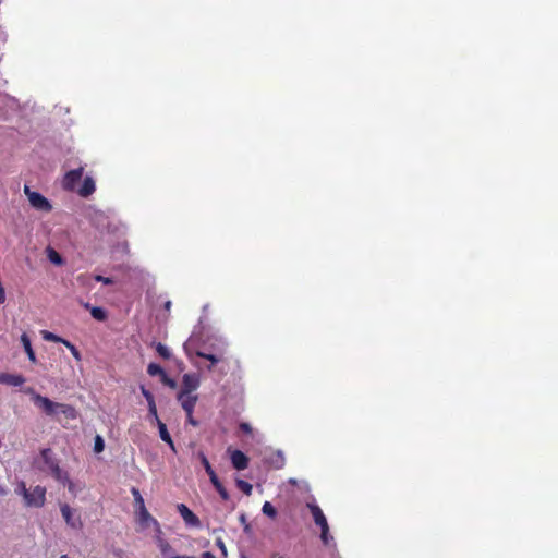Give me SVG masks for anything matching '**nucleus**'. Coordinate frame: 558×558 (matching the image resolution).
Segmentation results:
<instances>
[{"mask_svg": "<svg viewBox=\"0 0 558 558\" xmlns=\"http://www.w3.org/2000/svg\"><path fill=\"white\" fill-rule=\"evenodd\" d=\"M147 373L150 376H160L161 377L162 375H165L166 372L159 364L150 363L147 366Z\"/></svg>", "mask_w": 558, "mask_h": 558, "instance_id": "22", "label": "nucleus"}, {"mask_svg": "<svg viewBox=\"0 0 558 558\" xmlns=\"http://www.w3.org/2000/svg\"><path fill=\"white\" fill-rule=\"evenodd\" d=\"M159 549H160L162 556H166L172 551L171 545L167 541H163V539H159Z\"/></svg>", "mask_w": 558, "mask_h": 558, "instance_id": "29", "label": "nucleus"}, {"mask_svg": "<svg viewBox=\"0 0 558 558\" xmlns=\"http://www.w3.org/2000/svg\"><path fill=\"white\" fill-rule=\"evenodd\" d=\"M28 488L26 487V484L24 482H20L15 488V492L23 496V498L27 495Z\"/></svg>", "mask_w": 558, "mask_h": 558, "instance_id": "34", "label": "nucleus"}, {"mask_svg": "<svg viewBox=\"0 0 558 558\" xmlns=\"http://www.w3.org/2000/svg\"><path fill=\"white\" fill-rule=\"evenodd\" d=\"M202 558H216L214 554H211L210 551H204L202 554Z\"/></svg>", "mask_w": 558, "mask_h": 558, "instance_id": "42", "label": "nucleus"}, {"mask_svg": "<svg viewBox=\"0 0 558 558\" xmlns=\"http://www.w3.org/2000/svg\"><path fill=\"white\" fill-rule=\"evenodd\" d=\"M161 381L163 385L168 386L169 388H175L177 387V383L174 379L170 378L167 373H165V375L161 376Z\"/></svg>", "mask_w": 558, "mask_h": 558, "instance_id": "32", "label": "nucleus"}, {"mask_svg": "<svg viewBox=\"0 0 558 558\" xmlns=\"http://www.w3.org/2000/svg\"><path fill=\"white\" fill-rule=\"evenodd\" d=\"M24 502L27 507L41 508L46 502V488L37 485L29 489L24 497Z\"/></svg>", "mask_w": 558, "mask_h": 558, "instance_id": "3", "label": "nucleus"}, {"mask_svg": "<svg viewBox=\"0 0 558 558\" xmlns=\"http://www.w3.org/2000/svg\"><path fill=\"white\" fill-rule=\"evenodd\" d=\"M196 355L199 356V357L206 359V360H208L210 362V365L207 367L209 371L213 369L215 364H217V363H219L220 361L223 360L222 355L209 354V353H205L203 351H197Z\"/></svg>", "mask_w": 558, "mask_h": 558, "instance_id": "17", "label": "nucleus"}, {"mask_svg": "<svg viewBox=\"0 0 558 558\" xmlns=\"http://www.w3.org/2000/svg\"><path fill=\"white\" fill-rule=\"evenodd\" d=\"M177 510L184 520L185 524L193 527H199L201 521L198 517L184 504H179Z\"/></svg>", "mask_w": 558, "mask_h": 558, "instance_id": "6", "label": "nucleus"}, {"mask_svg": "<svg viewBox=\"0 0 558 558\" xmlns=\"http://www.w3.org/2000/svg\"><path fill=\"white\" fill-rule=\"evenodd\" d=\"M24 193L27 195L31 205L41 211H50L52 209L49 201L38 192L31 191L28 185H24Z\"/></svg>", "mask_w": 558, "mask_h": 558, "instance_id": "4", "label": "nucleus"}, {"mask_svg": "<svg viewBox=\"0 0 558 558\" xmlns=\"http://www.w3.org/2000/svg\"><path fill=\"white\" fill-rule=\"evenodd\" d=\"M244 520H245V517H244V514H242L241 515V522H244Z\"/></svg>", "mask_w": 558, "mask_h": 558, "instance_id": "47", "label": "nucleus"}, {"mask_svg": "<svg viewBox=\"0 0 558 558\" xmlns=\"http://www.w3.org/2000/svg\"><path fill=\"white\" fill-rule=\"evenodd\" d=\"M320 539L325 545H329L333 539L329 533V525L320 527Z\"/></svg>", "mask_w": 558, "mask_h": 558, "instance_id": "26", "label": "nucleus"}, {"mask_svg": "<svg viewBox=\"0 0 558 558\" xmlns=\"http://www.w3.org/2000/svg\"><path fill=\"white\" fill-rule=\"evenodd\" d=\"M219 545H220L221 549L225 551V550H226V548H225L223 543H222V542H219Z\"/></svg>", "mask_w": 558, "mask_h": 558, "instance_id": "46", "label": "nucleus"}, {"mask_svg": "<svg viewBox=\"0 0 558 558\" xmlns=\"http://www.w3.org/2000/svg\"><path fill=\"white\" fill-rule=\"evenodd\" d=\"M23 391L31 397L34 404L40 408L45 414L51 416L57 413H62L66 418H76L77 412L74 407L70 404L53 402L49 398L36 392L32 387H27Z\"/></svg>", "mask_w": 558, "mask_h": 558, "instance_id": "1", "label": "nucleus"}, {"mask_svg": "<svg viewBox=\"0 0 558 558\" xmlns=\"http://www.w3.org/2000/svg\"><path fill=\"white\" fill-rule=\"evenodd\" d=\"M213 486L215 487V489L219 493L221 490H223L225 486L222 485V483L219 481L217 474H213V476L209 477Z\"/></svg>", "mask_w": 558, "mask_h": 558, "instance_id": "31", "label": "nucleus"}, {"mask_svg": "<svg viewBox=\"0 0 558 558\" xmlns=\"http://www.w3.org/2000/svg\"><path fill=\"white\" fill-rule=\"evenodd\" d=\"M60 511L68 526L73 530H82L83 521L76 509H72L68 504L60 505Z\"/></svg>", "mask_w": 558, "mask_h": 558, "instance_id": "2", "label": "nucleus"}, {"mask_svg": "<svg viewBox=\"0 0 558 558\" xmlns=\"http://www.w3.org/2000/svg\"><path fill=\"white\" fill-rule=\"evenodd\" d=\"M25 383V377L19 374H9L2 373L0 374V384H5L9 386H21Z\"/></svg>", "mask_w": 558, "mask_h": 558, "instance_id": "12", "label": "nucleus"}, {"mask_svg": "<svg viewBox=\"0 0 558 558\" xmlns=\"http://www.w3.org/2000/svg\"><path fill=\"white\" fill-rule=\"evenodd\" d=\"M186 422L193 426L198 425V422L193 417V412H190V414H186Z\"/></svg>", "mask_w": 558, "mask_h": 558, "instance_id": "38", "label": "nucleus"}, {"mask_svg": "<svg viewBox=\"0 0 558 558\" xmlns=\"http://www.w3.org/2000/svg\"><path fill=\"white\" fill-rule=\"evenodd\" d=\"M21 342L31 362L36 363V355L32 348L31 339L26 333L21 336Z\"/></svg>", "mask_w": 558, "mask_h": 558, "instance_id": "16", "label": "nucleus"}, {"mask_svg": "<svg viewBox=\"0 0 558 558\" xmlns=\"http://www.w3.org/2000/svg\"><path fill=\"white\" fill-rule=\"evenodd\" d=\"M170 558H195L194 556H185V555H177V556H172Z\"/></svg>", "mask_w": 558, "mask_h": 558, "instance_id": "44", "label": "nucleus"}, {"mask_svg": "<svg viewBox=\"0 0 558 558\" xmlns=\"http://www.w3.org/2000/svg\"><path fill=\"white\" fill-rule=\"evenodd\" d=\"M218 494H219V496L221 497L222 500L227 501L230 498V495H229V493L227 492L226 488H223V490L219 492Z\"/></svg>", "mask_w": 558, "mask_h": 558, "instance_id": "40", "label": "nucleus"}, {"mask_svg": "<svg viewBox=\"0 0 558 558\" xmlns=\"http://www.w3.org/2000/svg\"><path fill=\"white\" fill-rule=\"evenodd\" d=\"M95 281L97 282H102L104 284H112L113 283V280L109 277H104L101 275H96L94 277Z\"/></svg>", "mask_w": 558, "mask_h": 558, "instance_id": "35", "label": "nucleus"}, {"mask_svg": "<svg viewBox=\"0 0 558 558\" xmlns=\"http://www.w3.org/2000/svg\"><path fill=\"white\" fill-rule=\"evenodd\" d=\"M134 501H135L136 506H138L140 509L145 507L143 497H141L140 500H134Z\"/></svg>", "mask_w": 558, "mask_h": 558, "instance_id": "43", "label": "nucleus"}, {"mask_svg": "<svg viewBox=\"0 0 558 558\" xmlns=\"http://www.w3.org/2000/svg\"><path fill=\"white\" fill-rule=\"evenodd\" d=\"M85 307L90 310V314L95 319L102 322L107 318V313L104 308L98 306L90 307L89 303H86Z\"/></svg>", "mask_w": 558, "mask_h": 558, "instance_id": "18", "label": "nucleus"}, {"mask_svg": "<svg viewBox=\"0 0 558 558\" xmlns=\"http://www.w3.org/2000/svg\"><path fill=\"white\" fill-rule=\"evenodd\" d=\"M165 306H166V308H170V306H171V302H170V301H168V302L166 303V305H165Z\"/></svg>", "mask_w": 558, "mask_h": 558, "instance_id": "45", "label": "nucleus"}, {"mask_svg": "<svg viewBox=\"0 0 558 558\" xmlns=\"http://www.w3.org/2000/svg\"><path fill=\"white\" fill-rule=\"evenodd\" d=\"M201 380L197 374H184L182 377V388L179 392L192 393L199 387Z\"/></svg>", "mask_w": 558, "mask_h": 558, "instance_id": "7", "label": "nucleus"}, {"mask_svg": "<svg viewBox=\"0 0 558 558\" xmlns=\"http://www.w3.org/2000/svg\"><path fill=\"white\" fill-rule=\"evenodd\" d=\"M230 452V460H231V463H232V466L238 470V471H242V470H245L247 469L248 466V457L242 452L241 450H229Z\"/></svg>", "mask_w": 558, "mask_h": 558, "instance_id": "8", "label": "nucleus"}, {"mask_svg": "<svg viewBox=\"0 0 558 558\" xmlns=\"http://www.w3.org/2000/svg\"><path fill=\"white\" fill-rule=\"evenodd\" d=\"M47 257L52 264L57 266H61L64 264V259L62 258V256L51 247L47 248Z\"/></svg>", "mask_w": 558, "mask_h": 558, "instance_id": "19", "label": "nucleus"}, {"mask_svg": "<svg viewBox=\"0 0 558 558\" xmlns=\"http://www.w3.org/2000/svg\"><path fill=\"white\" fill-rule=\"evenodd\" d=\"M240 429H241L243 433H245V434H251V433H252V427H251V425H250L248 423H245V422H243V423H241V424H240Z\"/></svg>", "mask_w": 558, "mask_h": 558, "instance_id": "37", "label": "nucleus"}, {"mask_svg": "<svg viewBox=\"0 0 558 558\" xmlns=\"http://www.w3.org/2000/svg\"><path fill=\"white\" fill-rule=\"evenodd\" d=\"M156 351L165 360H169L171 357V352L168 347L160 342L156 344Z\"/></svg>", "mask_w": 558, "mask_h": 558, "instance_id": "25", "label": "nucleus"}, {"mask_svg": "<svg viewBox=\"0 0 558 558\" xmlns=\"http://www.w3.org/2000/svg\"><path fill=\"white\" fill-rule=\"evenodd\" d=\"M177 399L180 402L182 409L185 411V413L190 414V412L194 411L198 397L197 395L193 393L179 392Z\"/></svg>", "mask_w": 558, "mask_h": 558, "instance_id": "9", "label": "nucleus"}, {"mask_svg": "<svg viewBox=\"0 0 558 558\" xmlns=\"http://www.w3.org/2000/svg\"><path fill=\"white\" fill-rule=\"evenodd\" d=\"M157 426H158V429H159V436H160V438H161L165 442H167V444L169 445V447L171 448V450H172L173 452H177V450H175V446H174V442H173V440H172V438H171V436H170V434H169V432H168V429H167L166 424H165L162 421H158Z\"/></svg>", "mask_w": 558, "mask_h": 558, "instance_id": "15", "label": "nucleus"}, {"mask_svg": "<svg viewBox=\"0 0 558 558\" xmlns=\"http://www.w3.org/2000/svg\"><path fill=\"white\" fill-rule=\"evenodd\" d=\"M307 508L310 509L313 520L317 526L323 527L328 525L327 519L318 505L307 504Z\"/></svg>", "mask_w": 558, "mask_h": 558, "instance_id": "10", "label": "nucleus"}, {"mask_svg": "<svg viewBox=\"0 0 558 558\" xmlns=\"http://www.w3.org/2000/svg\"><path fill=\"white\" fill-rule=\"evenodd\" d=\"M60 558H70L68 555H62Z\"/></svg>", "mask_w": 558, "mask_h": 558, "instance_id": "48", "label": "nucleus"}, {"mask_svg": "<svg viewBox=\"0 0 558 558\" xmlns=\"http://www.w3.org/2000/svg\"><path fill=\"white\" fill-rule=\"evenodd\" d=\"M141 392L144 396V398L146 399L147 405L156 403L154 395L148 389H146L145 386H141Z\"/></svg>", "mask_w": 558, "mask_h": 558, "instance_id": "30", "label": "nucleus"}, {"mask_svg": "<svg viewBox=\"0 0 558 558\" xmlns=\"http://www.w3.org/2000/svg\"><path fill=\"white\" fill-rule=\"evenodd\" d=\"M43 338L47 341H51V342H56V343H62L64 344V341H66V339H63L61 338L60 336L58 335H54L50 331H43Z\"/></svg>", "mask_w": 558, "mask_h": 558, "instance_id": "24", "label": "nucleus"}, {"mask_svg": "<svg viewBox=\"0 0 558 558\" xmlns=\"http://www.w3.org/2000/svg\"><path fill=\"white\" fill-rule=\"evenodd\" d=\"M236 487L243 492L245 495L250 496L253 492V486L248 482L238 478L235 480Z\"/></svg>", "mask_w": 558, "mask_h": 558, "instance_id": "21", "label": "nucleus"}, {"mask_svg": "<svg viewBox=\"0 0 558 558\" xmlns=\"http://www.w3.org/2000/svg\"><path fill=\"white\" fill-rule=\"evenodd\" d=\"M104 449H105V441L100 435H97L95 437V441H94V451L96 453H100L104 451Z\"/></svg>", "mask_w": 558, "mask_h": 558, "instance_id": "28", "label": "nucleus"}, {"mask_svg": "<svg viewBox=\"0 0 558 558\" xmlns=\"http://www.w3.org/2000/svg\"><path fill=\"white\" fill-rule=\"evenodd\" d=\"M50 474L61 484H63L64 486L68 485L69 489L70 490H73V487H74V484L72 483V481L70 480L69 477V474L68 472L63 471L59 464L57 466H54L51 471H50Z\"/></svg>", "mask_w": 558, "mask_h": 558, "instance_id": "11", "label": "nucleus"}, {"mask_svg": "<svg viewBox=\"0 0 558 558\" xmlns=\"http://www.w3.org/2000/svg\"><path fill=\"white\" fill-rule=\"evenodd\" d=\"M96 190L95 181L90 177H86L83 181L82 186L77 190V193L82 197H88L92 195Z\"/></svg>", "mask_w": 558, "mask_h": 558, "instance_id": "13", "label": "nucleus"}, {"mask_svg": "<svg viewBox=\"0 0 558 558\" xmlns=\"http://www.w3.org/2000/svg\"><path fill=\"white\" fill-rule=\"evenodd\" d=\"M84 168L80 167L77 169L71 170L65 173L63 178V189L68 191H74L76 184L80 182V180L83 177Z\"/></svg>", "mask_w": 558, "mask_h": 558, "instance_id": "5", "label": "nucleus"}, {"mask_svg": "<svg viewBox=\"0 0 558 558\" xmlns=\"http://www.w3.org/2000/svg\"><path fill=\"white\" fill-rule=\"evenodd\" d=\"M199 460H201V463L202 465L204 466L206 473L208 474V476H213V474H216V472L214 471L211 464L209 463V460L207 459L206 454L203 452V451H199L197 453Z\"/></svg>", "mask_w": 558, "mask_h": 558, "instance_id": "20", "label": "nucleus"}, {"mask_svg": "<svg viewBox=\"0 0 558 558\" xmlns=\"http://www.w3.org/2000/svg\"><path fill=\"white\" fill-rule=\"evenodd\" d=\"M131 492H132V495L134 497V500H140L141 499L142 495H141V493H140V490L137 488L133 487L131 489Z\"/></svg>", "mask_w": 558, "mask_h": 558, "instance_id": "41", "label": "nucleus"}, {"mask_svg": "<svg viewBox=\"0 0 558 558\" xmlns=\"http://www.w3.org/2000/svg\"><path fill=\"white\" fill-rule=\"evenodd\" d=\"M89 280V277L87 275H80L77 277V281L81 283V284H86L87 281Z\"/></svg>", "mask_w": 558, "mask_h": 558, "instance_id": "39", "label": "nucleus"}, {"mask_svg": "<svg viewBox=\"0 0 558 558\" xmlns=\"http://www.w3.org/2000/svg\"><path fill=\"white\" fill-rule=\"evenodd\" d=\"M148 414L149 416L156 422L158 423L159 417H158V414H157V407H156V403H153V404H148Z\"/></svg>", "mask_w": 558, "mask_h": 558, "instance_id": "33", "label": "nucleus"}, {"mask_svg": "<svg viewBox=\"0 0 558 558\" xmlns=\"http://www.w3.org/2000/svg\"><path fill=\"white\" fill-rule=\"evenodd\" d=\"M71 352V354L73 355V357L76 360V361H81L82 360V355H81V352L77 350V348L71 343L69 340L64 341V344Z\"/></svg>", "mask_w": 558, "mask_h": 558, "instance_id": "27", "label": "nucleus"}, {"mask_svg": "<svg viewBox=\"0 0 558 558\" xmlns=\"http://www.w3.org/2000/svg\"><path fill=\"white\" fill-rule=\"evenodd\" d=\"M262 511L265 515L271 519H275L277 517V510L269 501L264 502Z\"/></svg>", "mask_w": 558, "mask_h": 558, "instance_id": "23", "label": "nucleus"}, {"mask_svg": "<svg viewBox=\"0 0 558 558\" xmlns=\"http://www.w3.org/2000/svg\"><path fill=\"white\" fill-rule=\"evenodd\" d=\"M40 454L47 471L50 472L54 466L59 464L57 459L53 458L51 449L46 448L41 450Z\"/></svg>", "mask_w": 558, "mask_h": 558, "instance_id": "14", "label": "nucleus"}, {"mask_svg": "<svg viewBox=\"0 0 558 558\" xmlns=\"http://www.w3.org/2000/svg\"><path fill=\"white\" fill-rule=\"evenodd\" d=\"M279 558H282V557H279Z\"/></svg>", "mask_w": 558, "mask_h": 558, "instance_id": "49", "label": "nucleus"}, {"mask_svg": "<svg viewBox=\"0 0 558 558\" xmlns=\"http://www.w3.org/2000/svg\"><path fill=\"white\" fill-rule=\"evenodd\" d=\"M140 515H141V520L143 522L147 521V520H153L151 515L149 514V512L147 511L146 507H143L141 508L140 510Z\"/></svg>", "mask_w": 558, "mask_h": 558, "instance_id": "36", "label": "nucleus"}]
</instances>
